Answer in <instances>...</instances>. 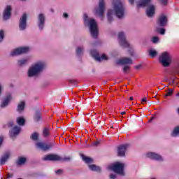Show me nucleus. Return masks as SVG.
Segmentation results:
<instances>
[{
	"label": "nucleus",
	"mask_w": 179,
	"mask_h": 179,
	"mask_svg": "<svg viewBox=\"0 0 179 179\" xmlns=\"http://www.w3.org/2000/svg\"><path fill=\"white\" fill-rule=\"evenodd\" d=\"M85 22H88V24L90 26V30L91 33V36L94 37V38H97V36L99 34V29L97 28V22L93 18L87 19V15H84Z\"/></svg>",
	"instance_id": "1"
},
{
	"label": "nucleus",
	"mask_w": 179,
	"mask_h": 179,
	"mask_svg": "<svg viewBox=\"0 0 179 179\" xmlns=\"http://www.w3.org/2000/svg\"><path fill=\"white\" fill-rule=\"evenodd\" d=\"M151 0H141L140 3L137 4V8H145L147 6L146 14L148 17H152L155 15V6L150 4Z\"/></svg>",
	"instance_id": "2"
},
{
	"label": "nucleus",
	"mask_w": 179,
	"mask_h": 179,
	"mask_svg": "<svg viewBox=\"0 0 179 179\" xmlns=\"http://www.w3.org/2000/svg\"><path fill=\"white\" fill-rule=\"evenodd\" d=\"M44 63L43 62H38L32 66L29 71H28V76H36V75H38L43 69H44Z\"/></svg>",
	"instance_id": "3"
},
{
	"label": "nucleus",
	"mask_w": 179,
	"mask_h": 179,
	"mask_svg": "<svg viewBox=\"0 0 179 179\" xmlns=\"http://www.w3.org/2000/svg\"><path fill=\"white\" fill-rule=\"evenodd\" d=\"M113 4L114 5V10L117 17L121 19V17H124V12L125 8H124V6L120 1H113Z\"/></svg>",
	"instance_id": "4"
},
{
	"label": "nucleus",
	"mask_w": 179,
	"mask_h": 179,
	"mask_svg": "<svg viewBox=\"0 0 179 179\" xmlns=\"http://www.w3.org/2000/svg\"><path fill=\"white\" fill-rule=\"evenodd\" d=\"M124 167L125 165L123 163L115 162L108 166L109 170H112L114 173L124 176Z\"/></svg>",
	"instance_id": "5"
},
{
	"label": "nucleus",
	"mask_w": 179,
	"mask_h": 179,
	"mask_svg": "<svg viewBox=\"0 0 179 179\" xmlns=\"http://www.w3.org/2000/svg\"><path fill=\"white\" fill-rule=\"evenodd\" d=\"M159 62L163 66H169L171 62V55L167 52H163L159 57Z\"/></svg>",
	"instance_id": "6"
},
{
	"label": "nucleus",
	"mask_w": 179,
	"mask_h": 179,
	"mask_svg": "<svg viewBox=\"0 0 179 179\" xmlns=\"http://www.w3.org/2000/svg\"><path fill=\"white\" fill-rule=\"evenodd\" d=\"M43 160L45 161H51V162H60L61 160H71L70 157H66V158H62L58 155H55V154H49L45 155L43 158Z\"/></svg>",
	"instance_id": "7"
},
{
	"label": "nucleus",
	"mask_w": 179,
	"mask_h": 179,
	"mask_svg": "<svg viewBox=\"0 0 179 179\" xmlns=\"http://www.w3.org/2000/svg\"><path fill=\"white\" fill-rule=\"evenodd\" d=\"M105 9L104 0H99V8L95 10V15L99 16L103 20Z\"/></svg>",
	"instance_id": "8"
},
{
	"label": "nucleus",
	"mask_w": 179,
	"mask_h": 179,
	"mask_svg": "<svg viewBox=\"0 0 179 179\" xmlns=\"http://www.w3.org/2000/svg\"><path fill=\"white\" fill-rule=\"evenodd\" d=\"M30 49L28 47L24 48H18L11 52L10 55L11 57H15L16 55H20L22 54H26V52H29Z\"/></svg>",
	"instance_id": "9"
},
{
	"label": "nucleus",
	"mask_w": 179,
	"mask_h": 179,
	"mask_svg": "<svg viewBox=\"0 0 179 179\" xmlns=\"http://www.w3.org/2000/svg\"><path fill=\"white\" fill-rule=\"evenodd\" d=\"M91 55H92V57L94 58L96 61H98L99 62L100 61L108 59V57H107V55L104 54L102 55L101 57H100V55H99V52H97V51L96 50H92Z\"/></svg>",
	"instance_id": "10"
},
{
	"label": "nucleus",
	"mask_w": 179,
	"mask_h": 179,
	"mask_svg": "<svg viewBox=\"0 0 179 179\" xmlns=\"http://www.w3.org/2000/svg\"><path fill=\"white\" fill-rule=\"evenodd\" d=\"M118 38L120 40V44L122 47H129V43L125 40V35L123 32L119 33Z\"/></svg>",
	"instance_id": "11"
},
{
	"label": "nucleus",
	"mask_w": 179,
	"mask_h": 179,
	"mask_svg": "<svg viewBox=\"0 0 179 179\" xmlns=\"http://www.w3.org/2000/svg\"><path fill=\"white\" fill-rule=\"evenodd\" d=\"M128 144L120 145L117 148V155L120 157L125 156V152L128 149Z\"/></svg>",
	"instance_id": "12"
},
{
	"label": "nucleus",
	"mask_w": 179,
	"mask_h": 179,
	"mask_svg": "<svg viewBox=\"0 0 179 179\" xmlns=\"http://www.w3.org/2000/svg\"><path fill=\"white\" fill-rule=\"evenodd\" d=\"M119 65H131L132 64V59L128 57H123L117 61Z\"/></svg>",
	"instance_id": "13"
},
{
	"label": "nucleus",
	"mask_w": 179,
	"mask_h": 179,
	"mask_svg": "<svg viewBox=\"0 0 179 179\" xmlns=\"http://www.w3.org/2000/svg\"><path fill=\"white\" fill-rule=\"evenodd\" d=\"M27 19V15L26 14H23L20 20V24L19 27L20 30H24L26 29V20Z\"/></svg>",
	"instance_id": "14"
},
{
	"label": "nucleus",
	"mask_w": 179,
	"mask_h": 179,
	"mask_svg": "<svg viewBox=\"0 0 179 179\" xmlns=\"http://www.w3.org/2000/svg\"><path fill=\"white\" fill-rule=\"evenodd\" d=\"M36 147L38 148V149H41V150H44L45 152L46 150H48L50 148H51V145H48L45 142H38L36 143Z\"/></svg>",
	"instance_id": "15"
},
{
	"label": "nucleus",
	"mask_w": 179,
	"mask_h": 179,
	"mask_svg": "<svg viewBox=\"0 0 179 179\" xmlns=\"http://www.w3.org/2000/svg\"><path fill=\"white\" fill-rule=\"evenodd\" d=\"M11 10H12V7H10V6H7L6 9L4 10L3 15V19L4 20H8V19L10 17Z\"/></svg>",
	"instance_id": "16"
},
{
	"label": "nucleus",
	"mask_w": 179,
	"mask_h": 179,
	"mask_svg": "<svg viewBox=\"0 0 179 179\" xmlns=\"http://www.w3.org/2000/svg\"><path fill=\"white\" fill-rule=\"evenodd\" d=\"M147 157H148L149 159H152V160H163V158H162V156L155 152L147 153Z\"/></svg>",
	"instance_id": "17"
},
{
	"label": "nucleus",
	"mask_w": 179,
	"mask_h": 179,
	"mask_svg": "<svg viewBox=\"0 0 179 179\" xmlns=\"http://www.w3.org/2000/svg\"><path fill=\"white\" fill-rule=\"evenodd\" d=\"M158 23L160 26H166V24H167V17L164 15H162L159 17Z\"/></svg>",
	"instance_id": "18"
},
{
	"label": "nucleus",
	"mask_w": 179,
	"mask_h": 179,
	"mask_svg": "<svg viewBox=\"0 0 179 179\" xmlns=\"http://www.w3.org/2000/svg\"><path fill=\"white\" fill-rule=\"evenodd\" d=\"M45 20V18L44 17V15L40 14L38 16V27L41 30H43V27H44V22Z\"/></svg>",
	"instance_id": "19"
},
{
	"label": "nucleus",
	"mask_w": 179,
	"mask_h": 179,
	"mask_svg": "<svg viewBox=\"0 0 179 179\" xmlns=\"http://www.w3.org/2000/svg\"><path fill=\"white\" fill-rule=\"evenodd\" d=\"M20 133V127H15L10 131V136L12 138L15 136V135H19Z\"/></svg>",
	"instance_id": "20"
},
{
	"label": "nucleus",
	"mask_w": 179,
	"mask_h": 179,
	"mask_svg": "<svg viewBox=\"0 0 179 179\" xmlns=\"http://www.w3.org/2000/svg\"><path fill=\"white\" fill-rule=\"evenodd\" d=\"M9 156H10V154L9 152H6L4 155L1 157L0 160V164L2 166L3 164H5L6 162V160L9 159Z\"/></svg>",
	"instance_id": "21"
},
{
	"label": "nucleus",
	"mask_w": 179,
	"mask_h": 179,
	"mask_svg": "<svg viewBox=\"0 0 179 179\" xmlns=\"http://www.w3.org/2000/svg\"><path fill=\"white\" fill-rule=\"evenodd\" d=\"M12 100V96L10 95H8L6 99L3 100V101L1 103V107L3 108L4 107H6L8 104H9V102Z\"/></svg>",
	"instance_id": "22"
},
{
	"label": "nucleus",
	"mask_w": 179,
	"mask_h": 179,
	"mask_svg": "<svg viewBox=\"0 0 179 179\" xmlns=\"http://www.w3.org/2000/svg\"><path fill=\"white\" fill-rule=\"evenodd\" d=\"M81 158L83 159V162H85L87 164L93 163V159L87 157L83 154H81Z\"/></svg>",
	"instance_id": "23"
},
{
	"label": "nucleus",
	"mask_w": 179,
	"mask_h": 179,
	"mask_svg": "<svg viewBox=\"0 0 179 179\" xmlns=\"http://www.w3.org/2000/svg\"><path fill=\"white\" fill-rule=\"evenodd\" d=\"M26 122V120L24 118L20 117L17 118V124L20 126H23L24 125V123Z\"/></svg>",
	"instance_id": "24"
},
{
	"label": "nucleus",
	"mask_w": 179,
	"mask_h": 179,
	"mask_svg": "<svg viewBox=\"0 0 179 179\" xmlns=\"http://www.w3.org/2000/svg\"><path fill=\"white\" fill-rule=\"evenodd\" d=\"M26 160L27 159L25 157H20L17 162V164L18 166H22V164H24V163H26Z\"/></svg>",
	"instance_id": "25"
},
{
	"label": "nucleus",
	"mask_w": 179,
	"mask_h": 179,
	"mask_svg": "<svg viewBox=\"0 0 179 179\" xmlns=\"http://www.w3.org/2000/svg\"><path fill=\"white\" fill-rule=\"evenodd\" d=\"M23 110H24V101H21L20 103L18 104L17 111L22 113Z\"/></svg>",
	"instance_id": "26"
},
{
	"label": "nucleus",
	"mask_w": 179,
	"mask_h": 179,
	"mask_svg": "<svg viewBox=\"0 0 179 179\" xmlns=\"http://www.w3.org/2000/svg\"><path fill=\"white\" fill-rule=\"evenodd\" d=\"M89 168L90 169V170H92V171H100V167L96 166L94 164L92 165H89Z\"/></svg>",
	"instance_id": "27"
},
{
	"label": "nucleus",
	"mask_w": 179,
	"mask_h": 179,
	"mask_svg": "<svg viewBox=\"0 0 179 179\" xmlns=\"http://www.w3.org/2000/svg\"><path fill=\"white\" fill-rule=\"evenodd\" d=\"M179 135V126L176 127L172 132V136H178Z\"/></svg>",
	"instance_id": "28"
},
{
	"label": "nucleus",
	"mask_w": 179,
	"mask_h": 179,
	"mask_svg": "<svg viewBox=\"0 0 179 179\" xmlns=\"http://www.w3.org/2000/svg\"><path fill=\"white\" fill-rule=\"evenodd\" d=\"M43 136H45V138H47V136L50 135V129H48V128H45L43 129Z\"/></svg>",
	"instance_id": "29"
},
{
	"label": "nucleus",
	"mask_w": 179,
	"mask_h": 179,
	"mask_svg": "<svg viewBox=\"0 0 179 179\" xmlns=\"http://www.w3.org/2000/svg\"><path fill=\"white\" fill-rule=\"evenodd\" d=\"M149 54H150V57H151V58H155V57L157 55V52H156L155 50H151L149 51Z\"/></svg>",
	"instance_id": "30"
},
{
	"label": "nucleus",
	"mask_w": 179,
	"mask_h": 179,
	"mask_svg": "<svg viewBox=\"0 0 179 179\" xmlns=\"http://www.w3.org/2000/svg\"><path fill=\"white\" fill-rule=\"evenodd\" d=\"M173 92H174L173 90L169 89L168 91L166 92V94H165V97L173 96Z\"/></svg>",
	"instance_id": "31"
},
{
	"label": "nucleus",
	"mask_w": 179,
	"mask_h": 179,
	"mask_svg": "<svg viewBox=\"0 0 179 179\" xmlns=\"http://www.w3.org/2000/svg\"><path fill=\"white\" fill-rule=\"evenodd\" d=\"M111 15H113V10H109L108 11V22H111L113 17H111Z\"/></svg>",
	"instance_id": "32"
},
{
	"label": "nucleus",
	"mask_w": 179,
	"mask_h": 179,
	"mask_svg": "<svg viewBox=\"0 0 179 179\" xmlns=\"http://www.w3.org/2000/svg\"><path fill=\"white\" fill-rule=\"evenodd\" d=\"M31 139H33V141H37V139H38V134L37 133H34L31 135Z\"/></svg>",
	"instance_id": "33"
},
{
	"label": "nucleus",
	"mask_w": 179,
	"mask_h": 179,
	"mask_svg": "<svg viewBox=\"0 0 179 179\" xmlns=\"http://www.w3.org/2000/svg\"><path fill=\"white\" fill-rule=\"evenodd\" d=\"M27 62V59L20 60L18 61V65L20 66L24 65V64H26Z\"/></svg>",
	"instance_id": "34"
},
{
	"label": "nucleus",
	"mask_w": 179,
	"mask_h": 179,
	"mask_svg": "<svg viewBox=\"0 0 179 179\" xmlns=\"http://www.w3.org/2000/svg\"><path fill=\"white\" fill-rule=\"evenodd\" d=\"M83 51V48L79 47L77 48L76 52H77L78 55H79L82 54Z\"/></svg>",
	"instance_id": "35"
},
{
	"label": "nucleus",
	"mask_w": 179,
	"mask_h": 179,
	"mask_svg": "<svg viewBox=\"0 0 179 179\" xmlns=\"http://www.w3.org/2000/svg\"><path fill=\"white\" fill-rule=\"evenodd\" d=\"M152 43H156L159 41V37L157 36H154L152 38Z\"/></svg>",
	"instance_id": "36"
},
{
	"label": "nucleus",
	"mask_w": 179,
	"mask_h": 179,
	"mask_svg": "<svg viewBox=\"0 0 179 179\" xmlns=\"http://www.w3.org/2000/svg\"><path fill=\"white\" fill-rule=\"evenodd\" d=\"M3 40V31H0V43Z\"/></svg>",
	"instance_id": "37"
},
{
	"label": "nucleus",
	"mask_w": 179,
	"mask_h": 179,
	"mask_svg": "<svg viewBox=\"0 0 179 179\" xmlns=\"http://www.w3.org/2000/svg\"><path fill=\"white\" fill-rule=\"evenodd\" d=\"M123 71L125 73L129 71V66H124Z\"/></svg>",
	"instance_id": "38"
},
{
	"label": "nucleus",
	"mask_w": 179,
	"mask_h": 179,
	"mask_svg": "<svg viewBox=\"0 0 179 179\" xmlns=\"http://www.w3.org/2000/svg\"><path fill=\"white\" fill-rule=\"evenodd\" d=\"M158 33H160L161 34H164L166 30L164 29H157Z\"/></svg>",
	"instance_id": "39"
},
{
	"label": "nucleus",
	"mask_w": 179,
	"mask_h": 179,
	"mask_svg": "<svg viewBox=\"0 0 179 179\" xmlns=\"http://www.w3.org/2000/svg\"><path fill=\"white\" fill-rule=\"evenodd\" d=\"M62 173H64V171L62 169H59L56 171V174H57V176L62 174Z\"/></svg>",
	"instance_id": "40"
},
{
	"label": "nucleus",
	"mask_w": 179,
	"mask_h": 179,
	"mask_svg": "<svg viewBox=\"0 0 179 179\" xmlns=\"http://www.w3.org/2000/svg\"><path fill=\"white\" fill-rule=\"evenodd\" d=\"M146 101H148V99L146 98H143L141 100L142 104H146Z\"/></svg>",
	"instance_id": "41"
},
{
	"label": "nucleus",
	"mask_w": 179,
	"mask_h": 179,
	"mask_svg": "<svg viewBox=\"0 0 179 179\" xmlns=\"http://www.w3.org/2000/svg\"><path fill=\"white\" fill-rule=\"evenodd\" d=\"M110 179H116L117 178V176L114 174H110Z\"/></svg>",
	"instance_id": "42"
},
{
	"label": "nucleus",
	"mask_w": 179,
	"mask_h": 179,
	"mask_svg": "<svg viewBox=\"0 0 179 179\" xmlns=\"http://www.w3.org/2000/svg\"><path fill=\"white\" fill-rule=\"evenodd\" d=\"M161 2L163 5H167L168 0H161Z\"/></svg>",
	"instance_id": "43"
},
{
	"label": "nucleus",
	"mask_w": 179,
	"mask_h": 179,
	"mask_svg": "<svg viewBox=\"0 0 179 179\" xmlns=\"http://www.w3.org/2000/svg\"><path fill=\"white\" fill-rule=\"evenodd\" d=\"M12 177H13V174H12V173H8L7 176V178H10Z\"/></svg>",
	"instance_id": "44"
},
{
	"label": "nucleus",
	"mask_w": 179,
	"mask_h": 179,
	"mask_svg": "<svg viewBox=\"0 0 179 179\" xmlns=\"http://www.w3.org/2000/svg\"><path fill=\"white\" fill-rule=\"evenodd\" d=\"M3 142V137H0V146L2 145V143Z\"/></svg>",
	"instance_id": "45"
},
{
	"label": "nucleus",
	"mask_w": 179,
	"mask_h": 179,
	"mask_svg": "<svg viewBox=\"0 0 179 179\" xmlns=\"http://www.w3.org/2000/svg\"><path fill=\"white\" fill-rule=\"evenodd\" d=\"M8 127H13V122H10L8 123Z\"/></svg>",
	"instance_id": "46"
},
{
	"label": "nucleus",
	"mask_w": 179,
	"mask_h": 179,
	"mask_svg": "<svg viewBox=\"0 0 179 179\" xmlns=\"http://www.w3.org/2000/svg\"><path fill=\"white\" fill-rule=\"evenodd\" d=\"M99 141H96V142H94V146H97V145H99Z\"/></svg>",
	"instance_id": "47"
},
{
	"label": "nucleus",
	"mask_w": 179,
	"mask_h": 179,
	"mask_svg": "<svg viewBox=\"0 0 179 179\" xmlns=\"http://www.w3.org/2000/svg\"><path fill=\"white\" fill-rule=\"evenodd\" d=\"M129 2L132 5L134 4V0H129Z\"/></svg>",
	"instance_id": "48"
},
{
	"label": "nucleus",
	"mask_w": 179,
	"mask_h": 179,
	"mask_svg": "<svg viewBox=\"0 0 179 179\" xmlns=\"http://www.w3.org/2000/svg\"><path fill=\"white\" fill-rule=\"evenodd\" d=\"M63 16H64V17H68V14H67V13H64V14L63 15Z\"/></svg>",
	"instance_id": "49"
},
{
	"label": "nucleus",
	"mask_w": 179,
	"mask_h": 179,
	"mask_svg": "<svg viewBox=\"0 0 179 179\" xmlns=\"http://www.w3.org/2000/svg\"><path fill=\"white\" fill-rule=\"evenodd\" d=\"M129 100H131V101H132V100H134V97L131 96V97L129 98Z\"/></svg>",
	"instance_id": "50"
},
{
	"label": "nucleus",
	"mask_w": 179,
	"mask_h": 179,
	"mask_svg": "<svg viewBox=\"0 0 179 179\" xmlns=\"http://www.w3.org/2000/svg\"><path fill=\"white\" fill-rule=\"evenodd\" d=\"M122 115H124L125 114V112H122Z\"/></svg>",
	"instance_id": "51"
},
{
	"label": "nucleus",
	"mask_w": 179,
	"mask_h": 179,
	"mask_svg": "<svg viewBox=\"0 0 179 179\" xmlns=\"http://www.w3.org/2000/svg\"><path fill=\"white\" fill-rule=\"evenodd\" d=\"M153 119H154V117H152V118L150 120V121H152Z\"/></svg>",
	"instance_id": "52"
},
{
	"label": "nucleus",
	"mask_w": 179,
	"mask_h": 179,
	"mask_svg": "<svg viewBox=\"0 0 179 179\" xmlns=\"http://www.w3.org/2000/svg\"><path fill=\"white\" fill-rule=\"evenodd\" d=\"M1 86H0V93H1Z\"/></svg>",
	"instance_id": "53"
},
{
	"label": "nucleus",
	"mask_w": 179,
	"mask_h": 179,
	"mask_svg": "<svg viewBox=\"0 0 179 179\" xmlns=\"http://www.w3.org/2000/svg\"><path fill=\"white\" fill-rule=\"evenodd\" d=\"M176 96H179V92L176 94Z\"/></svg>",
	"instance_id": "54"
},
{
	"label": "nucleus",
	"mask_w": 179,
	"mask_h": 179,
	"mask_svg": "<svg viewBox=\"0 0 179 179\" xmlns=\"http://www.w3.org/2000/svg\"><path fill=\"white\" fill-rule=\"evenodd\" d=\"M21 1H26V0H21Z\"/></svg>",
	"instance_id": "55"
}]
</instances>
